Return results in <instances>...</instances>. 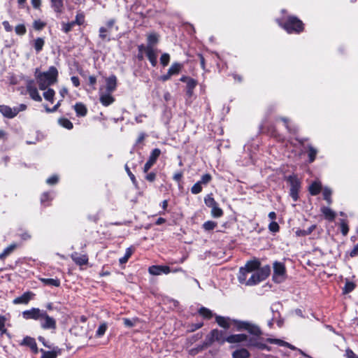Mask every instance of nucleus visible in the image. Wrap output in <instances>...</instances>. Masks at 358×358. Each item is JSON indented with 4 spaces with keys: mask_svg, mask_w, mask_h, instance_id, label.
I'll return each mask as SVG.
<instances>
[{
    "mask_svg": "<svg viewBox=\"0 0 358 358\" xmlns=\"http://www.w3.org/2000/svg\"><path fill=\"white\" fill-rule=\"evenodd\" d=\"M196 82L194 79H192V78L188 79L187 83V88L194 90V88L196 87Z\"/></svg>",
    "mask_w": 358,
    "mask_h": 358,
    "instance_id": "59",
    "label": "nucleus"
},
{
    "mask_svg": "<svg viewBox=\"0 0 358 358\" xmlns=\"http://www.w3.org/2000/svg\"><path fill=\"white\" fill-rule=\"evenodd\" d=\"M331 194H332V191L329 187H324L323 189L324 199L326 200L327 202L328 203V204H329V205L332 203Z\"/></svg>",
    "mask_w": 358,
    "mask_h": 358,
    "instance_id": "34",
    "label": "nucleus"
},
{
    "mask_svg": "<svg viewBox=\"0 0 358 358\" xmlns=\"http://www.w3.org/2000/svg\"><path fill=\"white\" fill-rule=\"evenodd\" d=\"M58 71L55 66H50L49 69L40 73L36 77V81L41 90H45L49 86L57 81Z\"/></svg>",
    "mask_w": 358,
    "mask_h": 358,
    "instance_id": "4",
    "label": "nucleus"
},
{
    "mask_svg": "<svg viewBox=\"0 0 358 358\" xmlns=\"http://www.w3.org/2000/svg\"><path fill=\"white\" fill-rule=\"evenodd\" d=\"M117 79L115 75H111L105 79V85L99 90V101L104 106H108L115 101L112 95L117 88Z\"/></svg>",
    "mask_w": 358,
    "mask_h": 358,
    "instance_id": "2",
    "label": "nucleus"
},
{
    "mask_svg": "<svg viewBox=\"0 0 358 358\" xmlns=\"http://www.w3.org/2000/svg\"><path fill=\"white\" fill-rule=\"evenodd\" d=\"M43 316L40 320L41 327L44 329H56V321L55 320L50 317L45 311L43 312Z\"/></svg>",
    "mask_w": 358,
    "mask_h": 358,
    "instance_id": "11",
    "label": "nucleus"
},
{
    "mask_svg": "<svg viewBox=\"0 0 358 358\" xmlns=\"http://www.w3.org/2000/svg\"><path fill=\"white\" fill-rule=\"evenodd\" d=\"M340 225L341 233L343 234V236H346L349 231V228L347 222L344 220H341Z\"/></svg>",
    "mask_w": 358,
    "mask_h": 358,
    "instance_id": "41",
    "label": "nucleus"
},
{
    "mask_svg": "<svg viewBox=\"0 0 358 358\" xmlns=\"http://www.w3.org/2000/svg\"><path fill=\"white\" fill-rule=\"evenodd\" d=\"M322 189V185L320 182H314L309 187L310 193L312 195L318 194Z\"/></svg>",
    "mask_w": 358,
    "mask_h": 358,
    "instance_id": "27",
    "label": "nucleus"
},
{
    "mask_svg": "<svg viewBox=\"0 0 358 358\" xmlns=\"http://www.w3.org/2000/svg\"><path fill=\"white\" fill-rule=\"evenodd\" d=\"M355 285L354 284V282H346L344 289H343V292L345 294L351 292L355 289Z\"/></svg>",
    "mask_w": 358,
    "mask_h": 358,
    "instance_id": "46",
    "label": "nucleus"
},
{
    "mask_svg": "<svg viewBox=\"0 0 358 358\" xmlns=\"http://www.w3.org/2000/svg\"><path fill=\"white\" fill-rule=\"evenodd\" d=\"M40 351L42 353L41 358H57L61 353L60 349L57 347L54 348L52 351H45L43 349H41Z\"/></svg>",
    "mask_w": 358,
    "mask_h": 358,
    "instance_id": "21",
    "label": "nucleus"
},
{
    "mask_svg": "<svg viewBox=\"0 0 358 358\" xmlns=\"http://www.w3.org/2000/svg\"><path fill=\"white\" fill-rule=\"evenodd\" d=\"M73 22H75V24H82L84 22V16L82 14H78L76 16L75 21H72Z\"/></svg>",
    "mask_w": 358,
    "mask_h": 358,
    "instance_id": "58",
    "label": "nucleus"
},
{
    "mask_svg": "<svg viewBox=\"0 0 358 358\" xmlns=\"http://www.w3.org/2000/svg\"><path fill=\"white\" fill-rule=\"evenodd\" d=\"M62 101V99L59 100L57 103V104L54 106V108H50L47 106H45V111L47 113H53V112L56 111L58 109V108L60 106Z\"/></svg>",
    "mask_w": 358,
    "mask_h": 358,
    "instance_id": "56",
    "label": "nucleus"
},
{
    "mask_svg": "<svg viewBox=\"0 0 358 358\" xmlns=\"http://www.w3.org/2000/svg\"><path fill=\"white\" fill-rule=\"evenodd\" d=\"M250 274V276L247 280L246 285L252 286L265 280L268 276V273L267 271L259 270L258 268H257Z\"/></svg>",
    "mask_w": 358,
    "mask_h": 358,
    "instance_id": "8",
    "label": "nucleus"
},
{
    "mask_svg": "<svg viewBox=\"0 0 358 358\" xmlns=\"http://www.w3.org/2000/svg\"><path fill=\"white\" fill-rule=\"evenodd\" d=\"M217 342L220 345L227 342V337L223 331L217 329L212 330L206 337L205 345H210L213 343Z\"/></svg>",
    "mask_w": 358,
    "mask_h": 358,
    "instance_id": "7",
    "label": "nucleus"
},
{
    "mask_svg": "<svg viewBox=\"0 0 358 358\" xmlns=\"http://www.w3.org/2000/svg\"><path fill=\"white\" fill-rule=\"evenodd\" d=\"M266 341L269 343L275 344L280 346H286L290 349H294V347L289 344V343H287L281 339H275V338H268L266 339Z\"/></svg>",
    "mask_w": 358,
    "mask_h": 358,
    "instance_id": "26",
    "label": "nucleus"
},
{
    "mask_svg": "<svg viewBox=\"0 0 358 358\" xmlns=\"http://www.w3.org/2000/svg\"><path fill=\"white\" fill-rule=\"evenodd\" d=\"M125 169H126L127 173H128L129 178H131L132 182L134 184H136V178H135L134 175L130 171L129 169L128 168V166L127 165L125 166Z\"/></svg>",
    "mask_w": 358,
    "mask_h": 358,
    "instance_id": "61",
    "label": "nucleus"
},
{
    "mask_svg": "<svg viewBox=\"0 0 358 358\" xmlns=\"http://www.w3.org/2000/svg\"><path fill=\"white\" fill-rule=\"evenodd\" d=\"M181 64L179 63H173L169 69L168 72L171 76L178 74L181 69Z\"/></svg>",
    "mask_w": 358,
    "mask_h": 358,
    "instance_id": "32",
    "label": "nucleus"
},
{
    "mask_svg": "<svg viewBox=\"0 0 358 358\" xmlns=\"http://www.w3.org/2000/svg\"><path fill=\"white\" fill-rule=\"evenodd\" d=\"M15 31L18 35H24L26 33L27 29L24 24H20L15 27Z\"/></svg>",
    "mask_w": 358,
    "mask_h": 358,
    "instance_id": "48",
    "label": "nucleus"
},
{
    "mask_svg": "<svg viewBox=\"0 0 358 358\" xmlns=\"http://www.w3.org/2000/svg\"><path fill=\"white\" fill-rule=\"evenodd\" d=\"M50 6L55 13L62 14L64 12V0H50Z\"/></svg>",
    "mask_w": 358,
    "mask_h": 358,
    "instance_id": "17",
    "label": "nucleus"
},
{
    "mask_svg": "<svg viewBox=\"0 0 358 358\" xmlns=\"http://www.w3.org/2000/svg\"><path fill=\"white\" fill-rule=\"evenodd\" d=\"M279 225L276 222H271L268 225V229L272 232H277L279 231Z\"/></svg>",
    "mask_w": 358,
    "mask_h": 358,
    "instance_id": "53",
    "label": "nucleus"
},
{
    "mask_svg": "<svg viewBox=\"0 0 358 358\" xmlns=\"http://www.w3.org/2000/svg\"><path fill=\"white\" fill-rule=\"evenodd\" d=\"M250 354L249 351L245 348H240L232 353L233 358H248Z\"/></svg>",
    "mask_w": 358,
    "mask_h": 358,
    "instance_id": "24",
    "label": "nucleus"
},
{
    "mask_svg": "<svg viewBox=\"0 0 358 358\" xmlns=\"http://www.w3.org/2000/svg\"><path fill=\"white\" fill-rule=\"evenodd\" d=\"M131 254H132L131 250L130 248H127L124 256L120 259V264L126 263L128 261L129 258L131 257Z\"/></svg>",
    "mask_w": 358,
    "mask_h": 358,
    "instance_id": "50",
    "label": "nucleus"
},
{
    "mask_svg": "<svg viewBox=\"0 0 358 358\" xmlns=\"http://www.w3.org/2000/svg\"><path fill=\"white\" fill-rule=\"evenodd\" d=\"M147 57L153 66H155L157 63V55L155 50L152 46L148 45L145 48Z\"/></svg>",
    "mask_w": 358,
    "mask_h": 358,
    "instance_id": "18",
    "label": "nucleus"
},
{
    "mask_svg": "<svg viewBox=\"0 0 358 358\" xmlns=\"http://www.w3.org/2000/svg\"><path fill=\"white\" fill-rule=\"evenodd\" d=\"M216 226V222L213 221H207L204 222V224H203V229L207 231L213 230V229L215 228Z\"/></svg>",
    "mask_w": 358,
    "mask_h": 358,
    "instance_id": "45",
    "label": "nucleus"
},
{
    "mask_svg": "<svg viewBox=\"0 0 358 358\" xmlns=\"http://www.w3.org/2000/svg\"><path fill=\"white\" fill-rule=\"evenodd\" d=\"M201 184L199 183V182L198 181L197 182H196L191 188V192L192 194H197L199 193H200L202 190V187H201Z\"/></svg>",
    "mask_w": 358,
    "mask_h": 358,
    "instance_id": "44",
    "label": "nucleus"
},
{
    "mask_svg": "<svg viewBox=\"0 0 358 358\" xmlns=\"http://www.w3.org/2000/svg\"><path fill=\"white\" fill-rule=\"evenodd\" d=\"M44 310H42L37 308H32L29 310H27L22 312V317L26 320H40L41 316H43Z\"/></svg>",
    "mask_w": 358,
    "mask_h": 358,
    "instance_id": "12",
    "label": "nucleus"
},
{
    "mask_svg": "<svg viewBox=\"0 0 358 358\" xmlns=\"http://www.w3.org/2000/svg\"><path fill=\"white\" fill-rule=\"evenodd\" d=\"M315 228L316 226L313 224L308 227L307 229H298L296 231V235L297 236H306L307 235L310 234L315 230Z\"/></svg>",
    "mask_w": 358,
    "mask_h": 358,
    "instance_id": "28",
    "label": "nucleus"
},
{
    "mask_svg": "<svg viewBox=\"0 0 358 358\" xmlns=\"http://www.w3.org/2000/svg\"><path fill=\"white\" fill-rule=\"evenodd\" d=\"M58 122L62 127L66 129H71L73 128L72 122L66 118H61Z\"/></svg>",
    "mask_w": 358,
    "mask_h": 358,
    "instance_id": "37",
    "label": "nucleus"
},
{
    "mask_svg": "<svg viewBox=\"0 0 358 358\" xmlns=\"http://www.w3.org/2000/svg\"><path fill=\"white\" fill-rule=\"evenodd\" d=\"M6 322V318L3 315H0V332L1 334H4L6 331L5 329V323Z\"/></svg>",
    "mask_w": 358,
    "mask_h": 358,
    "instance_id": "52",
    "label": "nucleus"
},
{
    "mask_svg": "<svg viewBox=\"0 0 358 358\" xmlns=\"http://www.w3.org/2000/svg\"><path fill=\"white\" fill-rule=\"evenodd\" d=\"M215 320L220 327L226 329H229L231 324H234L238 331L246 330L251 335L255 336L262 334V331L257 325L248 322L231 320L229 317H225L220 315L215 316Z\"/></svg>",
    "mask_w": 358,
    "mask_h": 358,
    "instance_id": "1",
    "label": "nucleus"
},
{
    "mask_svg": "<svg viewBox=\"0 0 358 358\" xmlns=\"http://www.w3.org/2000/svg\"><path fill=\"white\" fill-rule=\"evenodd\" d=\"M279 25L282 26L288 33H299L303 29V22L296 17H289L287 22L282 25L278 20Z\"/></svg>",
    "mask_w": 358,
    "mask_h": 358,
    "instance_id": "5",
    "label": "nucleus"
},
{
    "mask_svg": "<svg viewBox=\"0 0 358 358\" xmlns=\"http://www.w3.org/2000/svg\"><path fill=\"white\" fill-rule=\"evenodd\" d=\"M75 22H71L67 23H62V31L65 33H68L71 31L72 28L74 27Z\"/></svg>",
    "mask_w": 358,
    "mask_h": 358,
    "instance_id": "47",
    "label": "nucleus"
},
{
    "mask_svg": "<svg viewBox=\"0 0 358 358\" xmlns=\"http://www.w3.org/2000/svg\"><path fill=\"white\" fill-rule=\"evenodd\" d=\"M34 294L31 292H27L24 293L22 296L15 298L13 303L14 304H27L34 296Z\"/></svg>",
    "mask_w": 358,
    "mask_h": 358,
    "instance_id": "15",
    "label": "nucleus"
},
{
    "mask_svg": "<svg viewBox=\"0 0 358 358\" xmlns=\"http://www.w3.org/2000/svg\"><path fill=\"white\" fill-rule=\"evenodd\" d=\"M160 154L161 150L158 148H155L152 151L149 159L144 165L143 171L145 173L148 172L150 170V169L155 164Z\"/></svg>",
    "mask_w": 358,
    "mask_h": 358,
    "instance_id": "13",
    "label": "nucleus"
},
{
    "mask_svg": "<svg viewBox=\"0 0 358 358\" xmlns=\"http://www.w3.org/2000/svg\"><path fill=\"white\" fill-rule=\"evenodd\" d=\"M199 313L203 317L207 319H210L213 317V313L211 310L204 307L201 308L199 310Z\"/></svg>",
    "mask_w": 358,
    "mask_h": 358,
    "instance_id": "38",
    "label": "nucleus"
},
{
    "mask_svg": "<svg viewBox=\"0 0 358 358\" xmlns=\"http://www.w3.org/2000/svg\"><path fill=\"white\" fill-rule=\"evenodd\" d=\"M108 328V326H107V324L106 322H103L101 323L97 331H96V337H101L102 336L104 335V334L106 333V331Z\"/></svg>",
    "mask_w": 358,
    "mask_h": 358,
    "instance_id": "36",
    "label": "nucleus"
},
{
    "mask_svg": "<svg viewBox=\"0 0 358 358\" xmlns=\"http://www.w3.org/2000/svg\"><path fill=\"white\" fill-rule=\"evenodd\" d=\"M45 44V41L43 38H37L34 41V48L36 52H39L42 50L43 45Z\"/></svg>",
    "mask_w": 358,
    "mask_h": 358,
    "instance_id": "29",
    "label": "nucleus"
},
{
    "mask_svg": "<svg viewBox=\"0 0 358 358\" xmlns=\"http://www.w3.org/2000/svg\"><path fill=\"white\" fill-rule=\"evenodd\" d=\"M317 150L312 146H309L308 148V157L310 162H313L316 157Z\"/></svg>",
    "mask_w": 358,
    "mask_h": 358,
    "instance_id": "42",
    "label": "nucleus"
},
{
    "mask_svg": "<svg viewBox=\"0 0 358 358\" xmlns=\"http://www.w3.org/2000/svg\"><path fill=\"white\" fill-rule=\"evenodd\" d=\"M261 335L248 337L245 334H233L227 337V342L229 343H241L245 342V345L248 348H257L259 350L271 351V348L260 341Z\"/></svg>",
    "mask_w": 358,
    "mask_h": 358,
    "instance_id": "3",
    "label": "nucleus"
},
{
    "mask_svg": "<svg viewBox=\"0 0 358 358\" xmlns=\"http://www.w3.org/2000/svg\"><path fill=\"white\" fill-rule=\"evenodd\" d=\"M346 358H358V357L351 350L348 349L345 352Z\"/></svg>",
    "mask_w": 358,
    "mask_h": 358,
    "instance_id": "63",
    "label": "nucleus"
},
{
    "mask_svg": "<svg viewBox=\"0 0 358 358\" xmlns=\"http://www.w3.org/2000/svg\"><path fill=\"white\" fill-rule=\"evenodd\" d=\"M40 280L43 282L45 285L59 287L60 285V282L57 279L53 278H41Z\"/></svg>",
    "mask_w": 358,
    "mask_h": 358,
    "instance_id": "30",
    "label": "nucleus"
},
{
    "mask_svg": "<svg viewBox=\"0 0 358 358\" xmlns=\"http://www.w3.org/2000/svg\"><path fill=\"white\" fill-rule=\"evenodd\" d=\"M158 41V36L156 34H150L148 36V45L151 46L153 44L157 43Z\"/></svg>",
    "mask_w": 358,
    "mask_h": 358,
    "instance_id": "43",
    "label": "nucleus"
},
{
    "mask_svg": "<svg viewBox=\"0 0 358 358\" xmlns=\"http://www.w3.org/2000/svg\"><path fill=\"white\" fill-rule=\"evenodd\" d=\"M0 112L8 118H13L17 115V110L7 106H0Z\"/></svg>",
    "mask_w": 358,
    "mask_h": 358,
    "instance_id": "20",
    "label": "nucleus"
},
{
    "mask_svg": "<svg viewBox=\"0 0 358 358\" xmlns=\"http://www.w3.org/2000/svg\"><path fill=\"white\" fill-rule=\"evenodd\" d=\"M55 94V92L52 89H48L45 92H44L43 97L45 100L53 103Z\"/></svg>",
    "mask_w": 358,
    "mask_h": 358,
    "instance_id": "33",
    "label": "nucleus"
},
{
    "mask_svg": "<svg viewBox=\"0 0 358 358\" xmlns=\"http://www.w3.org/2000/svg\"><path fill=\"white\" fill-rule=\"evenodd\" d=\"M107 29L106 27H101L99 29V36L100 38H101L102 39H105L106 37V33L107 32Z\"/></svg>",
    "mask_w": 358,
    "mask_h": 358,
    "instance_id": "62",
    "label": "nucleus"
},
{
    "mask_svg": "<svg viewBox=\"0 0 358 358\" xmlns=\"http://www.w3.org/2000/svg\"><path fill=\"white\" fill-rule=\"evenodd\" d=\"M321 212L324 215V217L329 221H333L336 215L334 210L327 206H322L321 208Z\"/></svg>",
    "mask_w": 358,
    "mask_h": 358,
    "instance_id": "22",
    "label": "nucleus"
},
{
    "mask_svg": "<svg viewBox=\"0 0 358 358\" xmlns=\"http://www.w3.org/2000/svg\"><path fill=\"white\" fill-rule=\"evenodd\" d=\"M211 215L214 217H220L223 215V211L218 206V203L211 208Z\"/></svg>",
    "mask_w": 358,
    "mask_h": 358,
    "instance_id": "35",
    "label": "nucleus"
},
{
    "mask_svg": "<svg viewBox=\"0 0 358 358\" xmlns=\"http://www.w3.org/2000/svg\"><path fill=\"white\" fill-rule=\"evenodd\" d=\"M31 3L35 9H40L41 6V0H31Z\"/></svg>",
    "mask_w": 358,
    "mask_h": 358,
    "instance_id": "60",
    "label": "nucleus"
},
{
    "mask_svg": "<svg viewBox=\"0 0 358 358\" xmlns=\"http://www.w3.org/2000/svg\"><path fill=\"white\" fill-rule=\"evenodd\" d=\"M204 202H205V204L209 207V208H212L213 206H215L216 204H217V203L215 201V200L212 197L211 195H207L206 197H205L204 199Z\"/></svg>",
    "mask_w": 358,
    "mask_h": 358,
    "instance_id": "39",
    "label": "nucleus"
},
{
    "mask_svg": "<svg viewBox=\"0 0 358 358\" xmlns=\"http://www.w3.org/2000/svg\"><path fill=\"white\" fill-rule=\"evenodd\" d=\"M16 248L15 244H11L7 248H6L3 252L0 254V259H3L8 255H9Z\"/></svg>",
    "mask_w": 358,
    "mask_h": 358,
    "instance_id": "31",
    "label": "nucleus"
},
{
    "mask_svg": "<svg viewBox=\"0 0 358 358\" xmlns=\"http://www.w3.org/2000/svg\"><path fill=\"white\" fill-rule=\"evenodd\" d=\"M123 322H124V324L127 327H132L136 324V323L138 322V318H133V319L124 318Z\"/></svg>",
    "mask_w": 358,
    "mask_h": 358,
    "instance_id": "40",
    "label": "nucleus"
},
{
    "mask_svg": "<svg viewBox=\"0 0 358 358\" xmlns=\"http://www.w3.org/2000/svg\"><path fill=\"white\" fill-rule=\"evenodd\" d=\"M212 180V177L209 173H206L202 176L201 180L199 181L201 185H207Z\"/></svg>",
    "mask_w": 358,
    "mask_h": 358,
    "instance_id": "49",
    "label": "nucleus"
},
{
    "mask_svg": "<svg viewBox=\"0 0 358 358\" xmlns=\"http://www.w3.org/2000/svg\"><path fill=\"white\" fill-rule=\"evenodd\" d=\"M22 344L29 346L35 353L38 352V348L34 338L27 336L23 339Z\"/></svg>",
    "mask_w": 358,
    "mask_h": 358,
    "instance_id": "23",
    "label": "nucleus"
},
{
    "mask_svg": "<svg viewBox=\"0 0 358 358\" xmlns=\"http://www.w3.org/2000/svg\"><path fill=\"white\" fill-rule=\"evenodd\" d=\"M45 26V23L41 20H36L34 22V27L35 29L41 30Z\"/></svg>",
    "mask_w": 358,
    "mask_h": 358,
    "instance_id": "54",
    "label": "nucleus"
},
{
    "mask_svg": "<svg viewBox=\"0 0 358 358\" xmlns=\"http://www.w3.org/2000/svg\"><path fill=\"white\" fill-rule=\"evenodd\" d=\"M58 180H59L58 176L56 175H54V176H52L51 177L48 178L46 180V182H47V184H48L50 185H52L56 184L58 182Z\"/></svg>",
    "mask_w": 358,
    "mask_h": 358,
    "instance_id": "55",
    "label": "nucleus"
},
{
    "mask_svg": "<svg viewBox=\"0 0 358 358\" xmlns=\"http://www.w3.org/2000/svg\"><path fill=\"white\" fill-rule=\"evenodd\" d=\"M148 271L151 275H159L162 273L168 274L171 270L167 266H152L149 267Z\"/></svg>",
    "mask_w": 358,
    "mask_h": 358,
    "instance_id": "14",
    "label": "nucleus"
},
{
    "mask_svg": "<svg viewBox=\"0 0 358 358\" xmlns=\"http://www.w3.org/2000/svg\"><path fill=\"white\" fill-rule=\"evenodd\" d=\"M259 263L257 261L248 262L245 267H242L239 270L238 279L240 283L246 285L248 275L259 268Z\"/></svg>",
    "mask_w": 358,
    "mask_h": 358,
    "instance_id": "6",
    "label": "nucleus"
},
{
    "mask_svg": "<svg viewBox=\"0 0 358 358\" xmlns=\"http://www.w3.org/2000/svg\"><path fill=\"white\" fill-rule=\"evenodd\" d=\"M169 61H170V56L168 53H164L162 55V56L160 57V62L164 66L168 65V64L169 63Z\"/></svg>",
    "mask_w": 358,
    "mask_h": 358,
    "instance_id": "51",
    "label": "nucleus"
},
{
    "mask_svg": "<svg viewBox=\"0 0 358 358\" xmlns=\"http://www.w3.org/2000/svg\"><path fill=\"white\" fill-rule=\"evenodd\" d=\"M73 262L80 266L85 265L88 262V257L86 255H79L78 252H74L71 255Z\"/></svg>",
    "mask_w": 358,
    "mask_h": 358,
    "instance_id": "16",
    "label": "nucleus"
},
{
    "mask_svg": "<svg viewBox=\"0 0 358 358\" xmlns=\"http://www.w3.org/2000/svg\"><path fill=\"white\" fill-rule=\"evenodd\" d=\"M74 110L78 116L84 117L87 113L86 106L82 103H77L74 106Z\"/></svg>",
    "mask_w": 358,
    "mask_h": 358,
    "instance_id": "25",
    "label": "nucleus"
},
{
    "mask_svg": "<svg viewBox=\"0 0 358 358\" xmlns=\"http://www.w3.org/2000/svg\"><path fill=\"white\" fill-rule=\"evenodd\" d=\"M72 331L74 334L80 336L84 333L82 327H80L78 325H76L72 328Z\"/></svg>",
    "mask_w": 358,
    "mask_h": 358,
    "instance_id": "57",
    "label": "nucleus"
},
{
    "mask_svg": "<svg viewBox=\"0 0 358 358\" xmlns=\"http://www.w3.org/2000/svg\"><path fill=\"white\" fill-rule=\"evenodd\" d=\"M358 255V245H356L353 249L350 251V255L351 257H355Z\"/></svg>",
    "mask_w": 358,
    "mask_h": 358,
    "instance_id": "64",
    "label": "nucleus"
},
{
    "mask_svg": "<svg viewBox=\"0 0 358 358\" xmlns=\"http://www.w3.org/2000/svg\"><path fill=\"white\" fill-rule=\"evenodd\" d=\"M288 181L290 183V196L294 201L298 199V192L300 188V182L298 178L294 176H290L288 177Z\"/></svg>",
    "mask_w": 358,
    "mask_h": 358,
    "instance_id": "10",
    "label": "nucleus"
},
{
    "mask_svg": "<svg viewBox=\"0 0 358 358\" xmlns=\"http://www.w3.org/2000/svg\"><path fill=\"white\" fill-rule=\"evenodd\" d=\"M273 278L275 282L280 283L286 278V270L285 265L281 262L273 264Z\"/></svg>",
    "mask_w": 358,
    "mask_h": 358,
    "instance_id": "9",
    "label": "nucleus"
},
{
    "mask_svg": "<svg viewBox=\"0 0 358 358\" xmlns=\"http://www.w3.org/2000/svg\"><path fill=\"white\" fill-rule=\"evenodd\" d=\"M27 92L30 96V97L36 101H42V98L41 96H40V94H38V92L36 89V87L35 86H34L32 85V83H29L27 85Z\"/></svg>",
    "mask_w": 358,
    "mask_h": 358,
    "instance_id": "19",
    "label": "nucleus"
}]
</instances>
